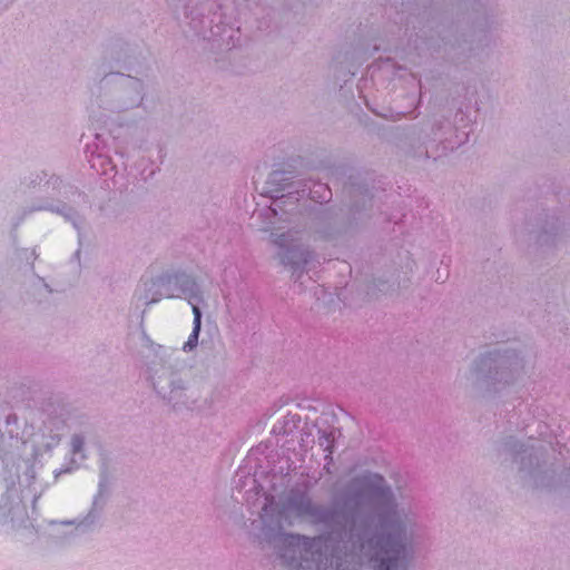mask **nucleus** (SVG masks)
<instances>
[{
  "mask_svg": "<svg viewBox=\"0 0 570 570\" xmlns=\"http://www.w3.org/2000/svg\"><path fill=\"white\" fill-rule=\"evenodd\" d=\"M245 468H247V465L240 466L237 471V476L239 479L236 487L240 492H244V499L247 503L253 505L262 503L261 517L263 519L267 518L274 512V497L267 494L264 488L257 482L256 475H250Z\"/></svg>",
  "mask_w": 570,
  "mask_h": 570,
  "instance_id": "nucleus-4",
  "label": "nucleus"
},
{
  "mask_svg": "<svg viewBox=\"0 0 570 570\" xmlns=\"http://www.w3.org/2000/svg\"><path fill=\"white\" fill-rule=\"evenodd\" d=\"M21 514H22V509L20 508L19 504L12 507L9 509V517H10V521L14 524V523H20L22 524L23 523V520L21 519Z\"/></svg>",
  "mask_w": 570,
  "mask_h": 570,
  "instance_id": "nucleus-8",
  "label": "nucleus"
},
{
  "mask_svg": "<svg viewBox=\"0 0 570 570\" xmlns=\"http://www.w3.org/2000/svg\"><path fill=\"white\" fill-rule=\"evenodd\" d=\"M289 509H294L298 514H312L313 505L306 495H301L297 500L289 502Z\"/></svg>",
  "mask_w": 570,
  "mask_h": 570,
  "instance_id": "nucleus-6",
  "label": "nucleus"
},
{
  "mask_svg": "<svg viewBox=\"0 0 570 570\" xmlns=\"http://www.w3.org/2000/svg\"><path fill=\"white\" fill-rule=\"evenodd\" d=\"M282 541V558L292 570H357L365 558L375 570H405L410 554L400 525H387L384 532L366 540L357 535V551L354 535L344 541L335 531L314 539L286 534Z\"/></svg>",
  "mask_w": 570,
  "mask_h": 570,
  "instance_id": "nucleus-1",
  "label": "nucleus"
},
{
  "mask_svg": "<svg viewBox=\"0 0 570 570\" xmlns=\"http://www.w3.org/2000/svg\"><path fill=\"white\" fill-rule=\"evenodd\" d=\"M98 504V498L95 499L94 505L96 507Z\"/></svg>",
  "mask_w": 570,
  "mask_h": 570,
  "instance_id": "nucleus-11",
  "label": "nucleus"
},
{
  "mask_svg": "<svg viewBox=\"0 0 570 570\" xmlns=\"http://www.w3.org/2000/svg\"><path fill=\"white\" fill-rule=\"evenodd\" d=\"M193 314H194V328L191 334L189 335L187 345L190 347H194L197 343L198 335L200 332V324H202V313L198 306L193 305Z\"/></svg>",
  "mask_w": 570,
  "mask_h": 570,
  "instance_id": "nucleus-7",
  "label": "nucleus"
},
{
  "mask_svg": "<svg viewBox=\"0 0 570 570\" xmlns=\"http://www.w3.org/2000/svg\"><path fill=\"white\" fill-rule=\"evenodd\" d=\"M336 432L334 430H321L315 425L302 430L298 448H293L296 459L314 463L333 461L335 451Z\"/></svg>",
  "mask_w": 570,
  "mask_h": 570,
  "instance_id": "nucleus-2",
  "label": "nucleus"
},
{
  "mask_svg": "<svg viewBox=\"0 0 570 570\" xmlns=\"http://www.w3.org/2000/svg\"><path fill=\"white\" fill-rule=\"evenodd\" d=\"M317 187H318L320 189H323V190H324L325 193H327L328 195L331 194V191H330L326 187H324L323 185H317Z\"/></svg>",
  "mask_w": 570,
  "mask_h": 570,
  "instance_id": "nucleus-10",
  "label": "nucleus"
},
{
  "mask_svg": "<svg viewBox=\"0 0 570 570\" xmlns=\"http://www.w3.org/2000/svg\"><path fill=\"white\" fill-rule=\"evenodd\" d=\"M102 491H104V481L101 480L99 482V497L102 494Z\"/></svg>",
  "mask_w": 570,
  "mask_h": 570,
  "instance_id": "nucleus-9",
  "label": "nucleus"
},
{
  "mask_svg": "<svg viewBox=\"0 0 570 570\" xmlns=\"http://www.w3.org/2000/svg\"><path fill=\"white\" fill-rule=\"evenodd\" d=\"M361 497L380 508L384 514L395 513L393 494L385 481L377 474L363 476L360 481Z\"/></svg>",
  "mask_w": 570,
  "mask_h": 570,
  "instance_id": "nucleus-3",
  "label": "nucleus"
},
{
  "mask_svg": "<svg viewBox=\"0 0 570 570\" xmlns=\"http://www.w3.org/2000/svg\"><path fill=\"white\" fill-rule=\"evenodd\" d=\"M77 465H68L66 469L47 470V465H26L23 481L33 492L35 498L40 495L47 487L55 483L62 473H72Z\"/></svg>",
  "mask_w": 570,
  "mask_h": 570,
  "instance_id": "nucleus-5",
  "label": "nucleus"
}]
</instances>
